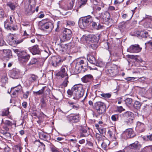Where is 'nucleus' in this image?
<instances>
[{
  "mask_svg": "<svg viewBox=\"0 0 152 152\" xmlns=\"http://www.w3.org/2000/svg\"><path fill=\"white\" fill-rule=\"evenodd\" d=\"M93 76L91 75H87L83 77L82 78V81L84 83H87L93 79Z\"/></svg>",
  "mask_w": 152,
  "mask_h": 152,
  "instance_id": "18",
  "label": "nucleus"
},
{
  "mask_svg": "<svg viewBox=\"0 0 152 152\" xmlns=\"http://www.w3.org/2000/svg\"><path fill=\"white\" fill-rule=\"evenodd\" d=\"M142 50V48L140 47L139 45L135 44L132 45L127 49V51L130 53H138Z\"/></svg>",
  "mask_w": 152,
  "mask_h": 152,
  "instance_id": "11",
  "label": "nucleus"
},
{
  "mask_svg": "<svg viewBox=\"0 0 152 152\" xmlns=\"http://www.w3.org/2000/svg\"><path fill=\"white\" fill-rule=\"evenodd\" d=\"M89 38H91V39L89 40L92 42H96L98 41V39L94 35H91L89 36Z\"/></svg>",
  "mask_w": 152,
  "mask_h": 152,
  "instance_id": "40",
  "label": "nucleus"
},
{
  "mask_svg": "<svg viewBox=\"0 0 152 152\" xmlns=\"http://www.w3.org/2000/svg\"><path fill=\"white\" fill-rule=\"evenodd\" d=\"M39 137L41 139H42L45 141H47L48 138V134L42 132H40L39 133Z\"/></svg>",
  "mask_w": 152,
  "mask_h": 152,
  "instance_id": "21",
  "label": "nucleus"
},
{
  "mask_svg": "<svg viewBox=\"0 0 152 152\" xmlns=\"http://www.w3.org/2000/svg\"><path fill=\"white\" fill-rule=\"evenodd\" d=\"M117 109L118 111L120 113H121L122 111H124L125 110L123 108L122 106H120L118 107Z\"/></svg>",
  "mask_w": 152,
  "mask_h": 152,
  "instance_id": "57",
  "label": "nucleus"
},
{
  "mask_svg": "<svg viewBox=\"0 0 152 152\" xmlns=\"http://www.w3.org/2000/svg\"><path fill=\"white\" fill-rule=\"evenodd\" d=\"M3 52L4 55L8 58H9L12 56L11 51L9 49L3 50Z\"/></svg>",
  "mask_w": 152,
  "mask_h": 152,
  "instance_id": "27",
  "label": "nucleus"
},
{
  "mask_svg": "<svg viewBox=\"0 0 152 152\" xmlns=\"http://www.w3.org/2000/svg\"><path fill=\"white\" fill-rule=\"evenodd\" d=\"M107 74L109 76L113 77L117 76L118 73V70L116 66L111 67L107 69L106 71Z\"/></svg>",
  "mask_w": 152,
  "mask_h": 152,
  "instance_id": "9",
  "label": "nucleus"
},
{
  "mask_svg": "<svg viewBox=\"0 0 152 152\" xmlns=\"http://www.w3.org/2000/svg\"><path fill=\"white\" fill-rule=\"evenodd\" d=\"M124 0H115V1L114 3L115 4H120L123 2Z\"/></svg>",
  "mask_w": 152,
  "mask_h": 152,
  "instance_id": "60",
  "label": "nucleus"
},
{
  "mask_svg": "<svg viewBox=\"0 0 152 152\" xmlns=\"http://www.w3.org/2000/svg\"><path fill=\"white\" fill-rule=\"evenodd\" d=\"M5 125L3 126V128L6 131H8L9 130V127H12V126L14 125L15 127L16 122L13 121L12 122L9 120H6L5 121L4 123Z\"/></svg>",
  "mask_w": 152,
  "mask_h": 152,
  "instance_id": "13",
  "label": "nucleus"
},
{
  "mask_svg": "<svg viewBox=\"0 0 152 152\" xmlns=\"http://www.w3.org/2000/svg\"><path fill=\"white\" fill-rule=\"evenodd\" d=\"M75 0H69V4L67 6H65L64 8L66 10H71L72 9Z\"/></svg>",
  "mask_w": 152,
  "mask_h": 152,
  "instance_id": "26",
  "label": "nucleus"
},
{
  "mask_svg": "<svg viewBox=\"0 0 152 152\" xmlns=\"http://www.w3.org/2000/svg\"><path fill=\"white\" fill-rule=\"evenodd\" d=\"M87 0H78L79 8L84 5L86 3Z\"/></svg>",
  "mask_w": 152,
  "mask_h": 152,
  "instance_id": "36",
  "label": "nucleus"
},
{
  "mask_svg": "<svg viewBox=\"0 0 152 152\" xmlns=\"http://www.w3.org/2000/svg\"><path fill=\"white\" fill-rule=\"evenodd\" d=\"M149 146H146L142 149L140 152H147V150L150 149L148 148Z\"/></svg>",
  "mask_w": 152,
  "mask_h": 152,
  "instance_id": "58",
  "label": "nucleus"
},
{
  "mask_svg": "<svg viewBox=\"0 0 152 152\" xmlns=\"http://www.w3.org/2000/svg\"><path fill=\"white\" fill-rule=\"evenodd\" d=\"M68 48V45L67 44H60L58 45V49L62 52L66 51Z\"/></svg>",
  "mask_w": 152,
  "mask_h": 152,
  "instance_id": "23",
  "label": "nucleus"
},
{
  "mask_svg": "<svg viewBox=\"0 0 152 152\" xmlns=\"http://www.w3.org/2000/svg\"><path fill=\"white\" fill-rule=\"evenodd\" d=\"M147 137L148 139L151 141L152 140V134L149 136H147Z\"/></svg>",
  "mask_w": 152,
  "mask_h": 152,
  "instance_id": "64",
  "label": "nucleus"
},
{
  "mask_svg": "<svg viewBox=\"0 0 152 152\" xmlns=\"http://www.w3.org/2000/svg\"><path fill=\"white\" fill-rule=\"evenodd\" d=\"M92 17L90 15L82 17L79 20L78 24L80 28H83L87 27L92 22Z\"/></svg>",
  "mask_w": 152,
  "mask_h": 152,
  "instance_id": "2",
  "label": "nucleus"
},
{
  "mask_svg": "<svg viewBox=\"0 0 152 152\" xmlns=\"http://www.w3.org/2000/svg\"><path fill=\"white\" fill-rule=\"evenodd\" d=\"M135 79H137V78L134 77H127L125 79L128 81H134Z\"/></svg>",
  "mask_w": 152,
  "mask_h": 152,
  "instance_id": "62",
  "label": "nucleus"
},
{
  "mask_svg": "<svg viewBox=\"0 0 152 152\" xmlns=\"http://www.w3.org/2000/svg\"><path fill=\"white\" fill-rule=\"evenodd\" d=\"M133 113L127 111L121 114L122 117L126 120L125 122L128 125H130L132 123L133 120Z\"/></svg>",
  "mask_w": 152,
  "mask_h": 152,
  "instance_id": "5",
  "label": "nucleus"
},
{
  "mask_svg": "<svg viewBox=\"0 0 152 152\" xmlns=\"http://www.w3.org/2000/svg\"><path fill=\"white\" fill-rule=\"evenodd\" d=\"M74 91L72 89V88L71 90L68 89L67 91V93L69 95L71 96L72 95L73 96Z\"/></svg>",
  "mask_w": 152,
  "mask_h": 152,
  "instance_id": "54",
  "label": "nucleus"
},
{
  "mask_svg": "<svg viewBox=\"0 0 152 152\" xmlns=\"http://www.w3.org/2000/svg\"><path fill=\"white\" fill-rule=\"evenodd\" d=\"M84 64V61L83 60H81L80 61L77 62L76 64V68L78 66L80 65L82 69H84V66L83 65H81L82 64Z\"/></svg>",
  "mask_w": 152,
  "mask_h": 152,
  "instance_id": "45",
  "label": "nucleus"
},
{
  "mask_svg": "<svg viewBox=\"0 0 152 152\" xmlns=\"http://www.w3.org/2000/svg\"><path fill=\"white\" fill-rule=\"evenodd\" d=\"M72 36V32L70 30L66 28L63 31L61 40L62 41H65L69 40Z\"/></svg>",
  "mask_w": 152,
  "mask_h": 152,
  "instance_id": "6",
  "label": "nucleus"
},
{
  "mask_svg": "<svg viewBox=\"0 0 152 152\" xmlns=\"http://www.w3.org/2000/svg\"><path fill=\"white\" fill-rule=\"evenodd\" d=\"M30 55L25 51H23L20 55L19 60L22 64H25L28 61L30 58Z\"/></svg>",
  "mask_w": 152,
  "mask_h": 152,
  "instance_id": "8",
  "label": "nucleus"
},
{
  "mask_svg": "<svg viewBox=\"0 0 152 152\" xmlns=\"http://www.w3.org/2000/svg\"><path fill=\"white\" fill-rule=\"evenodd\" d=\"M96 138L98 140V142H100V141L102 139V136L98 133H96Z\"/></svg>",
  "mask_w": 152,
  "mask_h": 152,
  "instance_id": "53",
  "label": "nucleus"
},
{
  "mask_svg": "<svg viewBox=\"0 0 152 152\" xmlns=\"http://www.w3.org/2000/svg\"><path fill=\"white\" fill-rule=\"evenodd\" d=\"M125 101L126 105L128 107H130L132 105L133 100L132 99L129 98L126 99Z\"/></svg>",
  "mask_w": 152,
  "mask_h": 152,
  "instance_id": "32",
  "label": "nucleus"
},
{
  "mask_svg": "<svg viewBox=\"0 0 152 152\" xmlns=\"http://www.w3.org/2000/svg\"><path fill=\"white\" fill-rule=\"evenodd\" d=\"M92 26L93 28L97 30H99L102 28V26L99 23V22L98 21L97 22H93L92 21Z\"/></svg>",
  "mask_w": 152,
  "mask_h": 152,
  "instance_id": "24",
  "label": "nucleus"
},
{
  "mask_svg": "<svg viewBox=\"0 0 152 152\" xmlns=\"http://www.w3.org/2000/svg\"><path fill=\"white\" fill-rule=\"evenodd\" d=\"M23 40V39H22L18 40H17L15 41V43L16 44H19L22 42Z\"/></svg>",
  "mask_w": 152,
  "mask_h": 152,
  "instance_id": "61",
  "label": "nucleus"
},
{
  "mask_svg": "<svg viewBox=\"0 0 152 152\" xmlns=\"http://www.w3.org/2000/svg\"><path fill=\"white\" fill-rule=\"evenodd\" d=\"M5 44V42L4 40L3 39L1 38H0V46H3Z\"/></svg>",
  "mask_w": 152,
  "mask_h": 152,
  "instance_id": "59",
  "label": "nucleus"
},
{
  "mask_svg": "<svg viewBox=\"0 0 152 152\" xmlns=\"http://www.w3.org/2000/svg\"><path fill=\"white\" fill-rule=\"evenodd\" d=\"M41 106L42 108L45 107L46 106V104L44 98H42L40 100Z\"/></svg>",
  "mask_w": 152,
  "mask_h": 152,
  "instance_id": "46",
  "label": "nucleus"
},
{
  "mask_svg": "<svg viewBox=\"0 0 152 152\" xmlns=\"http://www.w3.org/2000/svg\"><path fill=\"white\" fill-rule=\"evenodd\" d=\"M99 144L101 145V147L103 149L105 150L107 146L109 144L110 142L108 140H104L102 142H99Z\"/></svg>",
  "mask_w": 152,
  "mask_h": 152,
  "instance_id": "22",
  "label": "nucleus"
},
{
  "mask_svg": "<svg viewBox=\"0 0 152 152\" xmlns=\"http://www.w3.org/2000/svg\"><path fill=\"white\" fill-rule=\"evenodd\" d=\"M7 6L9 7L12 10H14L17 7L16 5L12 2L10 1L7 2Z\"/></svg>",
  "mask_w": 152,
  "mask_h": 152,
  "instance_id": "28",
  "label": "nucleus"
},
{
  "mask_svg": "<svg viewBox=\"0 0 152 152\" xmlns=\"http://www.w3.org/2000/svg\"><path fill=\"white\" fill-rule=\"evenodd\" d=\"M30 93L29 91H27L25 93H24L23 94V97L24 99H27L28 96Z\"/></svg>",
  "mask_w": 152,
  "mask_h": 152,
  "instance_id": "55",
  "label": "nucleus"
},
{
  "mask_svg": "<svg viewBox=\"0 0 152 152\" xmlns=\"http://www.w3.org/2000/svg\"><path fill=\"white\" fill-rule=\"evenodd\" d=\"M75 24V23L72 21H68L67 22V25L69 26H73Z\"/></svg>",
  "mask_w": 152,
  "mask_h": 152,
  "instance_id": "56",
  "label": "nucleus"
},
{
  "mask_svg": "<svg viewBox=\"0 0 152 152\" xmlns=\"http://www.w3.org/2000/svg\"><path fill=\"white\" fill-rule=\"evenodd\" d=\"M67 70V67L66 66L63 65L61 67L60 71L57 73V75L60 76L62 78L68 76L66 72Z\"/></svg>",
  "mask_w": 152,
  "mask_h": 152,
  "instance_id": "12",
  "label": "nucleus"
},
{
  "mask_svg": "<svg viewBox=\"0 0 152 152\" xmlns=\"http://www.w3.org/2000/svg\"><path fill=\"white\" fill-rule=\"evenodd\" d=\"M68 103L72 107V108L77 110L79 108V105L77 104H76L74 102L69 101L68 102Z\"/></svg>",
  "mask_w": 152,
  "mask_h": 152,
  "instance_id": "30",
  "label": "nucleus"
},
{
  "mask_svg": "<svg viewBox=\"0 0 152 152\" xmlns=\"http://www.w3.org/2000/svg\"><path fill=\"white\" fill-rule=\"evenodd\" d=\"M143 109L144 111L149 113L152 110V107L148 105L145 104L143 106Z\"/></svg>",
  "mask_w": 152,
  "mask_h": 152,
  "instance_id": "29",
  "label": "nucleus"
},
{
  "mask_svg": "<svg viewBox=\"0 0 152 152\" xmlns=\"http://www.w3.org/2000/svg\"><path fill=\"white\" fill-rule=\"evenodd\" d=\"M10 148L7 146L4 148V150L5 152H9L10 151Z\"/></svg>",
  "mask_w": 152,
  "mask_h": 152,
  "instance_id": "63",
  "label": "nucleus"
},
{
  "mask_svg": "<svg viewBox=\"0 0 152 152\" xmlns=\"http://www.w3.org/2000/svg\"><path fill=\"white\" fill-rule=\"evenodd\" d=\"M142 105V104L140 102L136 101L134 103L133 106L136 109L138 110L140 109L141 106Z\"/></svg>",
  "mask_w": 152,
  "mask_h": 152,
  "instance_id": "35",
  "label": "nucleus"
},
{
  "mask_svg": "<svg viewBox=\"0 0 152 152\" xmlns=\"http://www.w3.org/2000/svg\"><path fill=\"white\" fill-rule=\"evenodd\" d=\"M39 28L40 29L44 31L50 32L53 28V24L51 22H45L42 20L39 23Z\"/></svg>",
  "mask_w": 152,
  "mask_h": 152,
  "instance_id": "3",
  "label": "nucleus"
},
{
  "mask_svg": "<svg viewBox=\"0 0 152 152\" xmlns=\"http://www.w3.org/2000/svg\"><path fill=\"white\" fill-rule=\"evenodd\" d=\"M66 117L67 120L70 123H77L79 120V115L74 114H71L67 115Z\"/></svg>",
  "mask_w": 152,
  "mask_h": 152,
  "instance_id": "10",
  "label": "nucleus"
},
{
  "mask_svg": "<svg viewBox=\"0 0 152 152\" xmlns=\"http://www.w3.org/2000/svg\"><path fill=\"white\" fill-rule=\"evenodd\" d=\"M20 72L18 69H14L10 72V76L13 79H18L19 77Z\"/></svg>",
  "mask_w": 152,
  "mask_h": 152,
  "instance_id": "16",
  "label": "nucleus"
},
{
  "mask_svg": "<svg viewBox=\"0 0 152 152\" xmlns=\"http://www.w3.org/2000/svg\"><path fill=\"white\" fill-rule=\"evenodd\" d=\"M103 19L105 20H106L107 21L110 19V14L108 12H106L104 14Z\"/></svg>",
  "mask_w": 152,
  "mask_h": 152,
  "instance_id": "39",
  "label": "nucleus"
},
{
  "mask_svg": "<svg viewBox=\"0 0 152 152\" xmlns=\"http://www.w3.org/2000/svg\"><path fill=\"white\" fill-rule=\"evenodd\" d=\"M29 50L33 55L38 54L40 53V50L38 46L37 45L30 47L29 48Z\"/></svg>",
  "mask_w": 152,
  "mask_h": 152,
  "instance_id": "14",
  "label": "nucleus"
},
{
  "mask_svg": "<svg viewBox=\"0 0 152 152\" xmlns=\"http://www.w3.org/2000/svg\"><path fill=\"white\" fill-rule=\"evenodd\" d=\"M125 133L127 138H132L135 135L133 130L132 129H127L125 132Z\"/></svg>",
  "mask_w": 152,
  "mask_h": 152,
  "instance_id": "17",
  "label": "nucleus"
},
{
  "mask_svg": "<svg viewBox=\"0 0 152 152\" xmlns=\"http://www.w3.org/2000/svg\"><path fill=\"white\" fill-rule=\"evenodd\" d=\"M14 37L13 35L11 34H10L7 37V39L10 42H13Z\"/></svg>",
  "mask_w": 152,
  "mask_h": 152,
  "instance_id": "43",
  "label": "nucleus"
},
{
  "mask_svg": "<svg viewBox=\"0 0 152 152\" xmlns=\"http://www.w3.org/2000/svg\"><path fill=\"white\" fill-rule=\"evenodd\" d=\"M68 76H66L62 83V85L64 87H66L67 86L68 83H69V81L68 80Z\"/></svg>",
  "mask_w": 152,
  "mask_h": 152,
  "instance_id": "42",
  "label": "nucleus"
},
{
  "mask_svg": "<svg viewBox=\"0 0 152 152\" xmlns=\"http://www.w3.org/2000/svg\"><path fill=\"white\" fill-rule=\"evenodd\" d=\"M37 61V59L34 58H32L31 59L30 61L28 64V65L30 66L35 64Z\"/></svg>",
  "mask_w": 152,
  "mask_h": 152,
  "instance_id": "44",
  "label": "nucleus"
},
{
  "mask_svg": "<svg viewBox=\"0 0 152 152\" xmlns=\"http://www.w3.org/2000/svg\"><path fill=\"white\" fill-rule=\"evenodd\" d=\"M13 50L14 52L17 54H20L21 53V54L22 53L23 51H22L20 49H13Z\"/></svg>",
  "mask_w": 152,
  "mask_h": 152,
  "instance_id": "51",
  "label": "nucleus"
},
{
  "mask_svg": "<svg viewBox=\"0 0 152 152\" xmlns=\"http://www.w3.org/2000/svg\"><path fill=\"white\" fill-rule=\"evenodd\" d=\"M45 87H43L41 89L37 91H34L33 93L34 94H36L37 95L42 94L43 93Z\"/></svg>",
  "mask_w": 152,
  "mask_h": 152,
  "instance_id": "41",
  "label": "nucleus"
},
{
  "mask_svg": "<svg viewBox=\"0 0 152 152\" xmlns=\"http://www.w3.org/2000/svg\"><path fill=\"white\" fill-rule=\"evenodd\" d=\"M22 148L20 145H18L15 146L13 148L14 152H21Z\"/></svg>",
  "mask_w": 152,
  "mask_h": 152,
  "instance_id": "31",
  "label": "nucleus"
},
{
  "mask_svg": "<svg viewBox=\"0 0 152 152\" xmlns=\"http://www.w3.org/2000/svg\"><path fill=\"white\" fill-rule=\"evenodd\" d=\"M129 147L132 149H139L141 147V145L139 144L137 141H136L134 143L130 144L129 145Z\"/></svg>",
  "mask_w": 152,
  "mask_h": 152,
  "instance_id": "19",
  "label": "nucleus"
},
{
  "mask_svg": "<svg viewBox=\"0 0 152 152\" xmlns=\"http://www.w3.org/2000/svg\"><path fill=\"white\" fill-rule=\"evenodd\" d=\"M4 26L5 28H6L7 30H13V31H15L16 30V28L14 27H11L9 26L7 23V22L5 21L4 22Z\"/></svg>",
  "mask_w": 152,
  "mask_h": 152,
  "instance_id": "34",
  "label": "nucleus"
},
{
  "mask_svg": "<svg viewBox=\"0 0 152 152\" xmlns=\"http://www.w3.org/2000/svg\"><path fill=\"white\" fill-rule=\"evenodd\" d=\"M87 59L91 64H95L96 63V61L95 58L91 55H87Z\"/></svg>",
  "mask_w": 152,
  "mask_h": 152,
  "instance_id": "20",
  "label": "nucleus"
},
{
  "mask_svg": "<svg viewBox=\"0 0 152 152\" xmlns=\"http://www.w3.org/2000/svg\"><path fill=\"white\" fill-rule=\"evenodd\" d=\"M5 16V12L2 8H0V20H2Z\"/></svg>",
  "mask_w": 152,
  "mask_h": 152,
  "instance_id": "37",
  "label": "nucleus"
},
{
  "mask_svg": "<svg viewBox=\"0 0 152 152\" xmlns=\"http://www.w3.org/2000/svg\"><path fill=\"white\" fill-rule=\"evenodd\" d=\"M99 133L102 134L105 133L106 132V129L103 127H100L98 130Z\"/></svg>",
  "mask_w": 152,
  "mask_h": 152,
  "instance_id": "48",
  "label": "nucleus"
},
{
  "mask_svg": "<svg viewBox=\"0 0 152 152\" xmlns=\"http://www.w3.org/2000/svg\"><path fill=\"white\" fill-rule=\"evenodd\" d=\"M94 108L97 112L99 115L104 113L106 111V106L103 102L99 101L94 104Z\"/></svg>",
  "mask_w": 152,
  "mask_h": 152,
  "instance_id": "4",
  "label": "nucleus"
},
{
  "mask_svg": "<svg viewBox=\"0 0 152 152\" xmlns=\"http://www.w3.org/2000/svg\"><path fill=\"white\" fill-rule=\"evenodd\" d=\"M6 138L10 139L11 138V134L9 132H7L5 133V134L4 135Z\"/></svg>",
  "mask_w": 152,
  "mask_h": 152,
  "instance_id": "52",
  "label": "nucleus"
},
{
  "mask_svg": "<svg viewBox=\"0 0 152 152\" xmlns=\"http://www.w3.org/2000/svg\"><path fill=\"white\" fill-rule=\"evenodd\" d=\"M14 88H18L17 89H15V92H16L17 93H18L19 91H21L22 90V87L20 85L13 88V89Z\"/></svg>",
  "mask_w": 152,
  "mask_h": 152,
  "instance_id": "49",
  "label": "nucleus"
},
{
  "mask_svg": "<svg viewBox=\"0 0 152 152\" xmlns=\"http://www.w3.org/2000/svg\"><path fill=\"white\" fill-rule=\"evenodd\" d=\"M73 90V99L78 100L82 97L84 93V90L83 89L82 85L80 84L76 85L72 87Z\"/></svg>",
  "mask_w": 152,
  "mask_h": 152,
  "instance_id": "1",
  "label": "nucleus"
},
{
  "mask_svg": "<svg viewBox=\"0 0 152 152\" xmlns=\"http://www.w3.org/2000/svg\"><path fill=\"white\" fill-rule=\"evenodd\" d=\"M136 129L140 132H143L145 129V125L143 123L138 122L137 124Z\"/></svg>",
  "mask_w": 152,
  "mask_h": 152,
  "instance_id": "15",
  "label": "nucleus"
},
{
  "mask_svg": "<svg viewBox=\"0 0 152 152\" xmlns=\"http://www.w3.org/2000/svg\"><path fill=\"white\" fill-rule=\"evenodd\" d=\"M112 120L114 121H115L118 119V115L117 114L113 115L111 117Z\"/></svg>",
  "mask_w": 152,
  "mask_h": 152,
  "instance_id": "47",
  "label": "nucleus"
},
{
  "mask_svg": "<svg viewBox=\"0 0 152 152\" xmlns=\"http://www.w3.org/2000/svg\"><path fill=\"white\" fill-rule=\"evenodd\" d=\"M38 76L35 74H31L29 75V80L31 82L36 81L38 79Z\"/></svg>",
  "mask_w": 152,
  "mask_h": 152,
  "instance_id": "25",
  "label": "nucleus"
},
{
  "mask_svg": "<svg viewBox=\"0 0 152 152\" xmlns=\"http://www.w3.org/2000/svg\"><path fill=\"white\" fill-rule=\"evenodd\" d=\"M100 96L104 99H107L110 98L111 96V94L109 93H102L100 94Z\"/></svg>",
  "mask_w": 152,
  "mask_h": 152,
  "instance_id": "38",
  "label": "nucleus"
},
{
  "mask_svg": "<svg viewBox=\"0 0 152 152\" xmlns=\"http://www.w3.org/2000/svg\"><path fill=\"white\" fill-rule=\"evenodd\" d=\"M9 111L8 110H4L2 111L1 115L2 116H7L9 113Z\"/></svg>",
  "mask_w": 152,
  "mask_h": 152,
  "instance_id": "50",
  "label": "nucleus"
},
{
  "mask_svg": "<svg viewBox=\"0 0 152 152\" xmlns=\"http://www.w3.org/2000/svg\"><path fill=\"white\" fill-rule=\"evenodd\" d=\"M30 0L29 1V4L28 7V9H26V11L27 13H29L30 14H31L34 12V10H33V6L31 5L29 3Z\"/></svg>",
  "mask_w": 152,
  "mask_h": 152,
  "instance_id": "33",
  "label": "nucleus"
},
{
  "mask_svg": "<svg viewBox=\"0 0 152 152\" xmlns=\"http://www.w3.org/2000/svg\"><path fill=\"white\" fill-rule=\"evenodd\" d=\"M63 62V60L61 58L58 56L53 58L51 64L53 66L57 67L61 65Z\"/></svg>",
  "mask_w": 152,
  "mask_h": 152,
  "instance_id": "7",
  "label": "nucleus"
}]
</instances>
